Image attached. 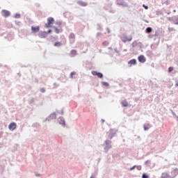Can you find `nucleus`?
Listing matches in <instances>:
<instances>
[{
    "instance_id": "f257e3e1",
    "label": "nucleus",
    "mask_w": 178,
    "mask_h": 178,
    "mask_svg": "<svg viewBox=\"0 0 178 178\" xmlns=\"http://www.w3.org/2000/svg\"><path fill=\"white\" fill-rule=\"evenodd\" d=\"M56 25L58 26L59 29H58L56 26H53V29H54V31L56 34H59V33H62V31H63L62 30V26H62V23L61 22H57Z\"/></svg>"
},
{
    "instance_id": "f03ea898",
    "label": "nucleus",
    "mask_w": 178,
    "mask_h": 178,
    "mask_svg": "<svg viewBox=\"0 0 178 178\" xmlns=\"http://www.w3.org/2000/svg\"><path fill=\"white\" fill-rule=\"evenodd\" d=\"M54 22H55V19H54L53 17H49L47 19V24H45L46 29H49V27H52L51 24H54Z\"/></svg>"
},
{
    "instance_id": "7ed1b4c3",
    "label": "nucleus",
    "mask_w": 178,
    "mask_h": 178,
    "mask_svg": "<svg viewBox=\"0 0 178 178\" xmlns=\"http://www.w3.org/2000/svg\"><path fill=\"white\" fill-rule=\"evenodd\" d=\"M131 40H133V38L131 36H129V37L125 36L122 38V42H127V41L130 42L131 41Z\"/></svg>"
},
{
    "instance_id": "20e7f679",
    "label": "nucleus",
    "mask_w": 178,
    "mask_h": 178,
    "mask_svg": "<svg viewBox=\"0 0 178 178\" xmlns=\"http://www.w3.org/2000/svg\"><path fill=\"white\" fill-rule=\"evenodd\" d=\"M92 74L93 76H97V77H99V79H102V77H103L102 73L98 72L97 71H92Z\"/></svg>"
},
{
    "instance_id": "39448f33",
    "label": "nucleus",
    "mask_w": 178,
    "mask_h": 178,
    "mask_svg": "<svg viewBox=\"0 0 178 178\" xmlns=\"http://www.w3.org/2000/svg\"><path fill=\"white\" fill-rule=\"evenodd\" d=\"M2 13L4 17H9L10 16V13L6 10H3Z\"/></svg>"
},
{
    "instance_id": "423d86ee",
    "label": "nucleus",
    "mask_w": 178,
    "mask_h": 178,
    "mask_svg": "<svg viewBox=\"0 0 178 178\" xmlns=\"http://www.w3.org/2000/svg\"><path fill=\"white\" fill-rule=\"evenodd\" d=\"M138 60H139V62H140L141 63H145V57L143 55L139 56L138 58Z\"/></svg>"
},
{
    "instance_id": "0eeeda50",
    "label": "nucleus",
    "mask_w": 178,
    "mask_h": 178,
    "mask_svg": "<svg viewBox=\"0 0 178 178\" xmlns=\"http://www.w3.org/2000/svg\"><path fill=\"white\" fill-rule=\"evenodd\" d=\"M8 129L9 130H12V131L15 130V129H16V123L15 122L10 123L8 126Z\"/></svg>"
},
{
    "instance_id": "6e6552de",
    "label": "nucleus",
    "mask_w": 178,
    "mask_h": 178,
    "mask_svg": "<svg viewBox=\"0 0 178 178\" xmlns=\"http://www.w3.org/2000/svg\"><path fill=\"white\" fill-rule=\"evenodd\" d=\"M40 38H47L48 35V32L43 31L40 33Z\"/></svg>"
},
{
    "instance_id": "1a4fd4ad",
    "label": "nucleus",
    "mask_w": 178,
    "mask_h": 178,
    "mask_svg": "<svg viewBox=\"0 0 178 178\" xmlns=\"http://www.w3.org/2000/svg\"><path fill=\"white\" fill-rule=\"evenodd\" d=\"M31 30L33 33H38L40 31V26H31Z\"/></svg>"
},
{
    "instance_id": "9d476101",
    "label": "nucleus",
    "mask_w": 178,
    "mask_h": 178,
    "mask_svg": "<svg viewBox=\"0 0 178 178\" xmlns=\"http://www.w3.org/2000/svg\"><path fill=\"white\" fill-rule=\"evenodd\" d=\"M137 63V60L136 59H132L129 61V65L131 66V65H136Z\"/></svg>"
},
{
    "instance_id": "9b49d317",
    "label": "nucleus",
    "mask_w": 178,
    "mask_h": 178,
    "mask_svg": "<svg viewBox=\"0 0 178 178\" xmlns=\"http://www.w3.org/2000/svg\"><path fill=\"white\" fill-rule=\"evenodd\" d=\"M78 3L80 5V6H87V3L84 1H79Z\"/></svg>"
},
{
    "instance_id": "f8f14e48",
    "label": "nucleus",
    "mask_w": 178,
    "mask_h": 178,
    "mask_svg": "<svg viewBox=\"0 0 178 178\" xmlns=\"http://www.w3.org/2000/svg\"><path fill=\"white\" fill-rule=\"evenodd\" d=\"M146 33H147V34H149V33H152V28L151 27H147L146 29Z\"/></svg>"
},
{
    "instance_id": "ddd939ff",
    "label": "nucleus",
    "mask_w": 178,
    "mask_h": 178,
    "mask_svg": "<svg viewBox=\"0 0 178 178\" xmlns=\"http://www.w3.org/2000/svg\"><path fill=\"white\" fill-rule=\"evenodd\" d=\"M69 38H70V40H74L76 38V35L74 33H71L69 36Z\"/></svg>"
},
{
    "instance_id": "4468645a",
    "label": "nucleus",
    "mask_w": 178,
    "mask_h": 178,
    "mask_svg": "<svg viewBox=\"0 0 178 178\" xmlns=\"http://www.w3.org/2000/svg\"><path fill=\"white\" fill-rule=\"evenodd\" d=\"M62 43L60 42H56L54 43V47H61Z\"/></svg>"
},
{
    "instance_id": "2eb2a0df",
    "label": "nucleus",
    "mask_w": 178,
    "mask_h": 178,
    "mask_svg": "<svg viewBox=\"0 0 178 178\" xmlns=\"http://www.w3.org/2000/svg\"><path fill=\"white\" fill-rule=\"evenodd\" d=\"M76 54H77V51L76 50L71 51V55H72V56H75V55Z\"/></svg>"
},
{
    "instance_id": "dca6fc26",
    "label": "nucleus",
    "mask_w": 178,
    "mask_h": 178,
    "mask_svg": "<svg viewBox=\"0 0 178 178\" xmlns=\"http://www.w3.org/2000/svg\"><path fill=\"white\" fill-rule=\"evenodd\" d=\"M122 106H125V107L129 106V104L126 101L122 102Z\"/></svg>"
},
{
    "instance_id": "f3484780",
    "label": "nucleus",
    "mask_w": 178,
    "mask_h": 178,
    "mask_svg": "<svg viewBox=\"0 0 178 178\" xmlns=\"http://www.w3.org/2000/svg\"><path fill=\"white\" fill-rule=\"evenodd\" d=\"M149 127H150L149 124H147V125L144 126V130H148Z\"/></svg>"
},
{
    "instance_id": "a211bd4d",
    "label": "nucleus",
    "mask_w": 178,
    "mask_h": 178,
    "mask_svg": "<svg viewBox=\"0 0 178 178\" xmlns=\"http://www.w3.org/2000/svg\"><path fill=\"white\" fill-rule=\"evenodd\" d=\"M59 123H60V124H62V126H65V120H60Z\"/></svg>"
},
{
    "instance_id": "6ab92c4d",
    "label": "nucleus",
    "mask_w": 178,
    "mask_h": 178,
    "mask_svg": "<svg viewBox=\"0 0 178 178\" xmlns=\"http://www.w3.org/2000/svg\"><path fill=\"white\" fill-rule=\"evenodd\" d=\"M75 74H76V72H71V74H70V77H71V79H73V76H74Z\"/></svg>"
},
{
    "instance_id": "aec40b11",
    "label": "nucleus",
    "mask_w": 178,
    "mask_h": 178,
    "mask_svg": "<svg viewBox=\"0 0 178 178\" xmlns=\"http://www.w3.org/2000/svg\"><path fill=\"white\" fill-rule=\"evenodd\" d=\"M168 72H173V67H170L168 68Z\"/></svg>"
},
{
    "instance_id": "412c9836",
    "label": "nucleus",
    "mask_w": 178,
    "mask_h": 178,
    "mask_svg": "<svg viewBox=\"0 0 178 178\" xmlns=\"http://www.w3.org/2000/svg\"><path fill=\"white\" fill-rule=\"evenodd\" d=\"M40 91H41V92H45V88H42L40 89Z\"/></svg>"
},
{
    "instance_id": "4be33fe9",
    "label": "nucleus",
    "mask_w": 178,
    "mask_h": 178,
    "mask_svg": "<svg viewBox=\"0 0 178 178\" xmlns=\"http://www.w3.org/2000/svg\"><path fill=\"white\" fill-rule=\"evenodd\" d=\"M103 84H104V86H106V87H108V86H109V84L106 82H104Z\"/></svg>"
},
{
    "instance_id": "5701e85b",
    "label": "nucleus",
    "mask_w": 178,
    "mask_h": 178,
    "mask_svg": "<svg viewBox=\"0 0 178 178\" xmlns=\"http://www.w3.org/2000/svg\"><path fill=\"white\" fill-rule=\"evenodd\" d=\"M143 178H148L147 175L145 174L143 175Z\"/></svg>"
},
{
    "instance_id": "b1692460",
    "label": "nucleus",
    "mask_w": 178,
    "mask_h": 178,
    "mask_svg": "<svg viewBox=\"0 0 178 178\" xmlns=\"http://www.w3.org/2000/svg\"><path fill=\"white\" fill-rule=\"evenodd\" d=\"M143 6L145 8V9H148V6H145V4H143Z\"/></svg>"
},
{
    "instance_id": "393cba45",
    "label": "nucleus",
    "mask_w": 178,
    "mask_h": 178,
    "mask_svg": "<svg viewBox=\"0 0 178 178\" xmlns=\"http://www.w3.org/2000/svg\"><path fill=\"white\" fill-rule=\"evenodd\" d=\"M15 17H16V19H19L20 17V15H16Z\"/></svg>"
},
{
    "instance_id": "a878e982",
    "label": "nucleus",
    "mask_w": 178,
    "mask_h": 178,
    "mask_svg": "<svg viewBox=\"0 0 178 178\" xmlns=\"http://www.w3.org/2000/svg\"><path fill=\"white\" fill-rule=\"evenodd\" d=\"M135 168H136V165L134 166V167H132V168H131L129 169V170H133V169H135Z\"/></svg>"
},
{
    "instance_id": "bb28decb",
    "label": "nucleus",
    "mask_w": 178,
    "mask_h": 178,
    "mask_svg": "<svg viewBox=\"0 0 178 178\" xmlns=\"http://www.w3.org/2000/svg\"><path fill=\"white\" fill-rule=\"evenodd\" d=\"M49 33H52V30H49V31H47V34Z\"/></svg>"
},
{
    "instance_id": "cd10ccee",
    "label": "nucleus",
    "mask_w": 178,
    "mask_h": 178,
    "mask_svg": "<svg viewBox=\"0 0 178 178\" xmlns=\"http://www.w3.org/2000/svg\"><path fill=\"white\" fill-rule=\"evenodd\" d=\"M176 87H178V82L175 84Z\"/></svg>"
},
{
    "instance_id": "c85d7f7f",
    "label": "nucleus",
    "mask_w": 178,
    "mask_h": 178,
    "mask_svg": "<svg viewBox=\"0 0 178 178\" xmlns=\"http://www.w3.org/2000/svg\"><path fill=\"white\" fill-rule=\"evenodd\" d=\"M104 122H105V120H102V122L104 123Z\"/></svg>"
},
{
    "instance_id": "c756f323",
    "label": "nucleus",
    "mask_w": 178,
    "mask_h": 178,
    "mask_svg": "<svg viewBox=\"0 0 178 178\" xmlns=\"http://www.w3.org/2000/svg\"><path fill=\"white\" fill-rule=\"evenodd\" d=\"M90 178H94L93 177H91Z\"/></svg>"
}]
</instances>
